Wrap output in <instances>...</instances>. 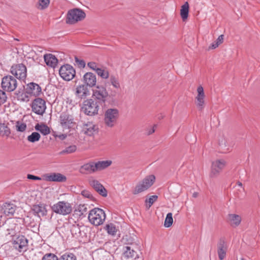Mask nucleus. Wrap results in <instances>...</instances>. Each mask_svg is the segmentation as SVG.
I'll return each instance as SVG.
<instances>
[{
	"instance_id": "52",
	"label": "nucleus",
	"mask_w": 260,
	"mask_h": 260,
	"mask_svg": "<svg viewBox=\"0 0 260 260\" xmlns=\"http://www.w3.org/2000/svg\"><path fill=\"white\" fill-rule=\"evenodd\" d=\"M155 127L156 125H154L152 126H151L150 128H149L147 131V135H149L153 134L155 132Z\"/></svg>"
},
{
	"instance_id": "44",
	"label": "nucleus",
	"mask_w": 260,
	"mask_h": 260,
	"mask_svg": "<svg viewBox=\"0 0 260 260\" xmlns=\"http://www.w3.org/2000/svg\"><path fill=\"white\" fill-rule=\"evenodd\" d=\"M77 149V147L75 145H71L67 147L65 149L62 151L61 152L62 154L63 153H72L74 152Z\"/></svg>"
},
{
	"instance_id": "29",
	"label": "nucleus",
	"mask_w": 260,
	"mask_h": 260,
	"mask_svg": "<svg viewBox=\"0 0 260 260\" xmlns=\"http://www.w3.org/2000/svg\"><path fill=\"white\" fill-rule=\"evenodd\" d=\"M16 209V206L12 204L5 203L4 205L3 210L6 216H10L14 215Z\"/></svg>"
},
{
	"instance_id": "1",
	"label": "nucleus",
	"mask_w": 260,
	"mask_h": 260,
	"mask_svg": "<svg viewBox=\"0 0 260 260\" xmlns=\"http://www.w3.org/2000/svg\"><path fill=\"white\" fill-rule=\"evenodd\" d=\"M119 111L116 108H108L104 114V123L106 126L112 128L117 123Z\"/></svg>"
},
{
	"instance_id": "27",
	"label": "nucleus",
	"mask_w": 260,
	"mask_h": 260,
	"mask_svg": "<svg viewBox=\"0 0 260 260\" xmlns=\"http://www.w3.org/2000/svg\"><path fill=\"white\" fill-rule=\"evenodd\" d=\"M218 143L220 147L224 152L229 151L232 145L230 140L224 136H220L219 138Z\"/></svg>"
},
{
	"instance_id": "43",
	"label": "nucleus",
	"mask_w": 260,
	"mask_h": 260,
	"mask_svg": "<svg viewBox=\"0 0 260 260\" xmlns=\"http://www.w3.org/2000/svg\"><path fill=\"white\" fill-rule=\"evenodd\" d=\"M42 260H59V259L54 254L47 253L43 256Z\"/></svg>"
},
{
	"instance_id": "51",
	"label": "nucleus",
	"mask_w": 260,
	"mask_h": 260,
	"mask_svg": "<svg viewBox=\"0 0 260 260\" xmlns=\"http://www.w3.org/2000/svg\"><path fill=\"white\" fill-rule=\"evenodd\" d=\"M75 61H76V62L77 63V64L78 65V66L80 68H83L85 67L86 64H85V61L83 60H81V59H79L78 58L76 57Z\"/></svg>"
},
{
	"instance_id": "13",
	"label": "nucleus",
	"mask_w": 260,
	"mask_h": 260,
	"mask_svg": "<svg viewBox=\"0 0 260 260\" xmlns=\"http://www.w3.org/2000/svg\"><path fill=\"white\" fill-rule=\"evenodd\" d=\"M16 80L11 76H6L2 79V88L7 91H13L17 87Z\"/></svg>"
},
{
	"instance_id": "15",
	"label": "nucleus",
	"mask_w": 260,
	"mask_h": 260,
	"mask_svg": "<svg viewBox=\"0 0 260 260\" xmlns=\"http://www.w3.org/2000/svg\"><path fill=\"white\" fill-rule=\"evenodd\" d=\"M197 94L195 97V103L199 110H202L205 106V94L203 87L200 85L197 89Z\"/></svg>"
},
{
	"instance_id": "45",
	"label": "nucleus",
	"mask_w": 260,
	"mask_h": 260,
	"mask_svg": "<svg viewBox=\"0 0 260 260\" xmlns=\"http://www.w3.org/2000/svg\"><path fill=\"white\" fill-rule=\"evenodd\" d=\"M31 94L28 93L26 90L25 93H23L20 96V100L23 102H27L29 101Z\"/></svg>"
},
{
	"instance_id": "28",
	"label": "nucleus",
	"mask_w": 260,
	"mask_h": 260,
	"mask_svg": "<svg viewBox=\"0 0 260 260\" xmlns=\"http://www.w3.org/2000/svg\"><path fill=\"white\" fill-rule=\"evenodd\" d=\"M44 58L47 66L53 68L57 66L58 60L54 55L51 54H46Z\"/></svg>"
},
{
	"instance_id": "47",
	"label": "nucleus",
	"mask_w": 260,
	"mask_h": 260,
	"mask_svg": "<svg viewBox=\"0 0 260 260\" xmlns=\"http://www.w3.org/2000/svg\"><path fill=\"white\" fill-rule=\"evenodd\" d=\"M87 66L90 69L95 71V72H96L98 70H99L100 68L99 65L93 61L89 62L87 63Z\"/></svg>"
},
{
	"instance_id": "30",
	"label": "nucleus",
	"mask_w": 260,
	"mask_h": 260,
	"mask_svg": "<svg viewBox=\"0 0 260 260\" xmlns=\"http://www.w3.org/2000/svg\"><path fill=\"white\" fill-rule=\"evenodd\" d=\"M112 161L110 160L95 162V167H96V171H100L106 169L112 164Z\"/></svg>"
},
{
	"instance_id": "11",
	"label": "nucleus",
	"mask_w": 260,
	"mask_h": 260,
	"mask_svg": "<svg viewBox=\"0 0 260 260\" xmlns=\"http://www.w3.org/2000/svg\"><path fill=\"white\" fill-rule=\"evenodd\" d=\"M60 124L63 129L73 127L75 123L73 116L67 113H62L59 117Z\"/></svg>"
},
{
	"instance_id": "42",
	"label": "nucleus",
	"mask_w": 260,
	"mask_h": 260,
	"mask_svg": "<svg viewBox=\"0 0 260 260\" xmlns=\"http://www.w3.org/2000/svg\"><path fill=\"white\" fill-rule=\"evenodd\" d=\"M76 210L80 212V215H83L87 211V205L80 204L77 207Z\"/></svg>"
},
{
	"instance_id": "22",
	"label": "nucleus",
	"mask_w": 260,
	"mask_h": 260,
	"mask_svg": "<svg viewBox=\"0 0 260 260\" xmlns=\"http://www.w3.org/2000/svg\"><path fill=\"white\" fill-rule=\"evenodd\" d=\"M79 171L83 174H92L97 172L95 167V162L91 161L82 165L80 167Z\"/></svg>"
},
{
	"instance_id": "40",
	"label": "nucleus",
	"mask_w": 260,
	"mask_h": 260,
	"mask_svg": "<svg viewBox=\"0 0 260 260\" xmlns=\"http://www.w3.org/2000/svg\"><path fill=\"white\" fill-rule=\"evenodd\" d=\"M59 260H76V257L73 253H66L60 257Z\"/></svg>"
},
{
	"instance_id": "53",
	"label": "nucleus",
	"mask_w": 260,
	"mask_h": 260,
	"mask_svg": "<svg viewBox=\"0 0 260 260\" xmlns=\"http://www.w3.org/2000/svg\"><path fill=\"white\" fill-rule=\"evenodd\" d=\"M224 36L223 35H220L215 42L219 45L221 43H222L223 41Z\"/></svg>"
},
{
	"instance_id": "17",
	"label": "nucleus",
	"mask_w": 260,
	"mask_h": 260,
	"mask_svg": "<svg viewBox=\"0 0 260 260\" xmlns=\"http://www.w3.org/2000/svg\"><path fill=\"white\" fill-rule=\"evenodd\" d=\"M81 127L82 133L89 136H93L98 132V128L92 122H83Z\"/></svg>"
},
{
	"instance_id": "49",
	"label": "nucleus",
	"mask_w": 260,
	"mask_h": 260,
	"mask_svg": "<svg viewBox=\"0 0 260 260\" xmlns=\"http://www.w3.org/2000/svg\"><path fill=\"white\" fill-rule=\"evenodd\" d=\"M7 97L5 92L0 89V105L6 102Z\"/></svg>"
},
{
	"instance_id": "14",
	"label": "nucleus",
	"mask_w": 260,
	"mask_h": 260,
	"mask_svg": "<svg viewBox=\"0 0 260 260\" xmlns=\"http://www.w3.org/2000/svg\"><path fill=\"white\" fill-rule=\"evenodd\" d=\"M32 110L38 115H42L45 111L46 107L44 100L41 98L36 99L31 105Z\"/></svg>"
},
{
	"instance_id": "50",
	"label": "nucleus",
	"mask_w": 260,
	"mask_h": 260,
	"mask_svg": "<svg viewBox=\"0 0 260 260\" xmlns=\"http://www.w3.org/2000/svg\"><path fill=\"white\" fill-rule=\"evenodd\" d=\"M81 194L84 198L89 199H90L91 200H92L93 199V198L92 195L91 194L90 192L88 190H84L82 191Z\"/></svg>"
},
{
	"instance_id": "6",
	"label": "nucleus",
	"mask_w": 260,
	"mask_h": 260,
	"mask_svg": "<svg viewBox=\"0 0 260 260\" xmlns=\"http://www.w3.org/2000/svg\"><path fill=\"white\" fill-rule=\"evenodd\" d=\"M81 110L85 114L92 116L98 113L99 106L93 99H90L84 102Z\"/></svg>"
},
{
	"instance_id": "18",
	"label": "nucleus",
	"mask_w": 260,
	"mask_h": 260,
	"mask_svg": "<svg viewBox=\"0 0 260 260\" xmlns=\"http://www.w3.org/2000/svg\"><path fill=\"white\" fill-rule=\"evenodd\" d=\"M87 85L80 84L75 89V94L79 99H85L90 95V91Z\"/></svg>"
},
{
	"instance_id": "54",
	"label": "nucleus",
	"mask_w": 260,
	"mask_h": 260,
	"mask_svg": "<svg viewBox=\"0 0 260 260\" xmlns=\"http://www.w3.org/2000/svg\"><path fill=\"white\" fill-rule=\"evenodd\" d=\"M27 178L31 180H41V178L39 177L34 176L31 174L27 175Z\"/></svg>"
},
{
	"instance_id": "12",
	"label": "nucleus",
	"mask_w": 260,
	"mask_h": 260,
	"mask_svg": "<svg viewBox=\"0 0 260 260\" xmlns=\"http://www.w3.org/2000/svg\"><path fill=\"white\" fill-rule=\"evenodd\" d=\"M11 73L17 79H24L27 75L26 67L22 63L14 64L11 67Z\"/></svg>"
},
{
	"instance_id": "5",
	"label": "nucleus",
	"mask_w": 260,
	"mask_h": 260,
	"mask_svg": "<svg viewBox=\"0 0 260 260\" xmlns=\"http://www.w3.org/2000/svg\"><path fill=\"white\" fill-rule=\"evenodd\" d=\"M155 180V177L153 175L146 176L136 185L133 191V193L137 194L147 190L153 185Z\"/></svg>"
},
{
	"instance_id": "41",
	"label": "nucleus",
	"mask_w": 260,
	"mask_h": 260,
	"mask_svg": "<svg viewBox=\"0 0 260 260\" xmlns=\"http://www.w3.org/2000/svg\"><path fill=\"white\" fill-rule=\"evenodd\" d=\"M106 230L109 234L114 236L116 234L117 230L115 226L113 224H109L106 225Z\"/></svg>"
},
{
	"instance_id": "55",
	"label": "nucleus",
	"mask_w": 260,
	"mask_h": 260,
	"mask_svg": "<svg viewBox=\"0 0 260 260\" xmlns=\"http://www.w3.org/2000/svg\"><path fill=\"white\" fill-rule=\"evenodd\" d=\"M219 46V45L215 41L214 42H213L211 45V46L210 47V48H211V49H215L216 48H217L218 46Z\"/></svg>"
},
{
	"instance_id": "3",
	"label": "nucleus",
	"mask_w": 260,
	"mask_h": 260,
	"mask_svg": "<svg viewBox=\"0 0 260 260\" xmlns=\"http://www.w3.org/2000/svg\"><path fill=\"white\" fill-rule=\"evenodd\" d=\"M86 14L84 11L79 9H73L68 11L66 19L68 24H74L82 21L85 17Z\"/></svg>"
},
{
	"instance_id": "10",
	"label": "nucleus",
	"mask_w": 260,
	"mask_h": 260,
	"mask_svg": "<svg viewBox=\"0 0 260 260\" xmlns=\"http://www.w3.org/2000/svg\"><path fill=\"white\" fill-rule=\"evenodd\" d=\"M5 228L7 232L6 235H10V237L15 236L20 232L19 226L16 219L11 218L7 220Z\"/></svg>"
},
{
	"instance_id": "16",
	"label": "nucleus",
	"mask_w": 260,
	"mask_h": 260,
	"mask_svg": "<svg viewBox=\"0 0 260 260\" xmlns=\"http://www.w3.org/2000/svg\"><path fill=\"white\" fill-rule=\"evenodd\" d=\"M27 240L22 235H19L13 239V247L19 252L25 251L27 246Z\"/></svg>"
},
{
	"instance_id": "46",
	"label": "nucleus",
	"mask_w": 260,
	"mask_h": 260,
	"mask_svg": "<svg viewBox=\"0 0 260 260\" xmlns=\"http://www.w3.org/2000/svg\"><path fill=\"white\" fill-rule=\"evenodd\" d=\"M158 197L156 195L151 196L148 200H146L145 202L148 203V208H149L152 204L157 200Z\"/></svg>"
},
{
	"instance_id": "20",
	"label": "nucleus",
	"mask_w": 260,
	"mask_h": 260,
	"mask_svg": "<svg viewBox=\"0 0 260 260\" xmlns=\"http://www.w3.org/2000/svg\"><path fill=\"white\" fill-rule=\"evenodd\" d=\"M89 183L100 195L106 197L107 196V191L103 185L95 179H91Z\"/></svg>"
},
{
	"instance_id": "26",
	"label": "nucleus",
	"mask_w": 260,
	"mask_h": 260,
	"mask_svg": "<svg viewBox=\"0 0 260 260\" xmlns=\"http://www.w3.org/2000/svg\"><path fill=\"white\" fill-rule=\"evenodd\" d=\"M241 217L236 214H229L228 216V220L232 227H237L240 225L241 222Z\"/></svg>"
},
{
	"instance_id": "25",
	"label": "nucleus",
	"mask_w": 260,
	"mask_h": 260,
	"mask_svg": "<svg viewBox=\"0 0 260 260\" xmlns=\"http://www.w3.org/2000/svg\"><path fill=\"white\" fill-rule=\"evenodd\" d=\"M32 210L35 214L39 217L47 214V210L45 204H38L33 206Z\"/></svg>"
},
{
	"instance_id": "57",
	"label": "nucleus",
	"mask_w": 260,
	"mask_h": 260,
	"mask_svg": "<svg viewBox=\"0 0 260 260\" xmlns=\"http://www.w3.org/2000/svg\"><path fill=\"white\" fill-rule=\"evenodd\" d=\"M237 185H238L239 186H240V187H242V183H241V182H238L237 183Z\"/></svg>"
},
{
	"instance_id": "8",
	"label": "nucleus",
	"mask_w": 260,
	"mask_h": 260,
	"mask_svg": "<svg viewBox=\"0 0 260 260\" xmlns=\"http://www.w3.org/2000/svg\"><path fill=\"white\" fill-rule=\"evenodd\" d=\"M92 98L99 102L105 103L108 96L106 88L102 85H98L92 90Z\"/></svg>"
},
{
	"instance_id": "34",
	"label": "nucleus",
	"mask_w": 260,
	"mask_h": 260,
	"mask_svg": "<svg viewBox=\"0 0 260 260\" xmlns=\"http://www.w3.org/2000/svg\"><path fill=\"white\" fill-rule=\"evenodd\" d=\"M123 254L127 258H132L137 255V253L135 250L132 249L129 246H126Z\"/></svg>"
},
{
	"instance_id": "19",
	"label": "nucleus",
	"mask_w": 260,
	"mask_h": 260,
	"mask_svg": "<svg viewBox=\"0 0 260 260\" xmlns=\"http://www.w3.org/2000/svg\"><path fill=\"white\" fill-rule=\"evenodd\" d=\"M44 178L47 181L64 182L67 180L66 177L59 173H52L44 175Z\"/></svg>"
},
{
	"instance_id": "7",
	"label": "nucleus",
	"mask_w": 260,
	"mask_h": 260,
	"mask_svg": "<svg viewBox=\"0 0 260 260\" xmlns=\"http://www.w3.org/2000/svg\"><path fill=\"white\" fill-rule=\"evenodd\" d=\"M226 164L225 160L223 159H216L213 161L211 167L210 177L211 178L217 177L225 167Z\"/></svg>"
},
{
	"instance_id": "56",
	"label": "nucleus",
	"mask_w": 260,
	"mask_h": 260,
	"mask_svg": "<svg viewBox=\"0 0 260 260\" xmlns=\"http://www.w3.org/2000/svg\"><path fill=\"white\" fill-rule=\"evenodd\" d=\"M198 196V193L197 192H194L193 194H192V197L193 198H197Z\"/></svg>"
},
{
	"instance_id": "24",
	"label": "nucleus",
	"mask_w": 260,
	"mask_h": 260,
	"mask_svg": "<svg viewBox=\"0 0 260 260\" xmlns=\"http://www.w3.org/2000/svg\"><path fill=\"white\" fill-rule=\"evenodd\" d=\"M226 249L225 242L223 240H220L217 244V253L220 260L225 257Z\"/></svg>"
},
{
	"instance_id": "4",
	"label": "nucleus",
	"mask_w": 260,
	"mask_h": 260,
	"mask_svg": "<svg viewBox=\"0 0 260 260\" xmlns=\"http://www.w3.org/2000/svg\"><path fill=\"white\" fill-rule=\"evenodd\" d=\"M51 209L54 213L63 216L70 214L72 211L71 204L66 201L58 202L51 207Z\"/></svg>"
},
{
	"instance_id": "37",
	"label": "nucleus",
	"mask_w": 260,
	"mask_h": 260,
	"mask_svg": "<svg viewBox=\"0 0 260 260\" xmlns=\"http://www.w3.org/2000/svg\"><path fill=\"white\" fill-rule=\"evenodd\" d=\"M50 4V1H37L36 7L39 10H43L47 8Z\"/></svg>"
},
{
	"instance_id": "33",
	"label": "nucleus",
	"mask_w": 260,
	"mask_h": 260,
	"mask_svg": "<svg viewBox=\"0 0 260 260\" xmlns=\"http://www.w3.org/2000/svg\"><path fill=\"white\" fill-rule=\"evenodd\" d=\"M11 133L9 128L5 124L0 123V136L8 137Z\"/></svg>"
},
{
	"instance_id": "31",
	"label": "nucleus",
	"mask_w": 260,
	"mask_h": 260,
	"mask_svg": "<svg viewBox=\"0 0 260 260\" xmlns=\"http://www.w3.org/2000/svg\"><path fill=\"white\" fill-rule=\"evenodd\" d=\"M189 4L186 2L181 7L180 16L183 21H185L188 17Z\"/></svg>"
},
{
	"instance_id": "39",
	"label": "nucleus",
	"mask_w": 260,
	"mask_h": 260,
	"mask_svg": "<svg viewBox=\"0 0 260 260\" xmlns=\"http://www.w3.org/2000/svg\"><path fill=\"white\" fill-rule=\"evenodd\" d=\"M173 219L172 217V214L171 213H168L167 214L164 226L166 228L171 226L173 223Z\"/></svg>"
},
{
	"instance_id": "32",
	"label": "nucleus",
	"mask_w": 260,
	"mask_h": 260,
	"mask_svg": "<svg viewBox=\"0 0 260 260\" xmlns=\"http://www.w3.org/2000/svg\"><path fill=\"white\" fill-rule=\"evenodd\" d=\"M35 129L41 133L43 135H48L50 133L49 127L45 124H37L35 126Z\"/></svg>"
},
{
	"instance_id": "38",
	"label": "nucleus",
	"mask_w": 260,
	"mask_h": 260,
	"mask_svg": "<svg viewBox=\"0 0 260 260\" xmlns=\"http://www.w3.org/2000/svg\"><path fill=\"white\" fill-rule=\"evenodd\" d=\"M110 82L114 88L117 89L120 88V85L117 77L111 75L110 77Z\"/></svg>"
},
{
	"instance_id": "2",
	"label": "nucleus",
	"mask_w": 260,
	"mask_h": 260,
	"mask_svg": "<svg viewBox=\"0 0 260 260\" xmlns=\"http://www.w3.org/2000/svg\"><path fill=\"white\" fill-rule=\"evenodd\" d=\"M89 222L98 226L103 224L106 218V214L103 210L100 208H94L90 211L88 216Z\"/></svg>"
},
{
	"instance_id": "36",
	"label": "nucleus",
	"mask_w": 260,
	"mask_h": 260,
	"mask_svg": "<svg viewBox=\"0 0 260 260\" xmlns=\"http://www.w3.org/2000/svg\"><path fill=\"white\" fill-rule=\"evenodd\" d=\"M40 138V135L38 133L33 132L30 135L27 137V140L30 142L35 143L39 141Z\"/></svg>"
},
{
	"instance_id": "48",
	"label": "nucleus",
	"mask_w": 260,
	"mask_h": 260,
	"mask_svg": "<svg viewBox=\"0 0 260 260\" xmlns=\"http://www.w3.org/2000/svg\"><path fill=\"white\" fill-rule=\"evenodd\" d=\"M16 127L17 131L22 132L25 130L26 125L24 123H22L17 121L16 125Z\"/></svg>"
},
{
	"instance_id": "35",
	"label": "nucleus",
	"mask_w": 260,
	"mask_h": 260,
	"mask_svg": "<svg viewBox=\"0 0 260 260\" xmlns=\"http://www.w3.org/2000/svg\"><path fill=\"white\" fill-rule=\"evenodd\" d=\"M98 75L104 79H107L109 77V73L107 70L100 68L96 72Z\"/></svg>"
},
{
	"instance_id": "23",
	"label": "nucleus",
	"mask_w": 260,
	"mask_h": 260,
	"mask_svg": "<svg viewBox=\"0 0 260 260\" xmlns=\"http://www.w3.org/2000/svg\"><path fill=\"white\" fill-rule=\"evenodd\" d=\"M26 90L31 95L37 96L41 92V88L40 86L34 82H31L27 85Z\"/></svg>"
},
{
	"instance_id": "21",
	"label": "nucleus",
	"mask_w": 260,
	"mask_h": 260,
	"mask_svg": "<svg viewBox=\"0 0 260 260\" xmlns=\"http://www.w3.org/2000/svg\"><path fill=\"white\" fill-rule=\"evenodd\" d=\"M82 80L84 84L89 87H93L96 85V76L91 72L86 73L84 75Z\"/></svg>"
},
{
	"instance_id": "58",
	"label": "nucleus",
	"mask_w": 260,
	"mask_h": 260,
	"mask_svg": "<svg viewBox=\"0 0 260 260\" xmlns=\"http://www.w3.org/2000/svg\"><path fill=\"white\" fill-rule=\"evenodd\" d=\"M241 260H246V259H244V258H242L241 259Z\"/></svg>"
},
{
	"instance_id": "9",
	"label": "nucleus",
	"mask_w": 260,
	"mask_h": 260,
	"mask_svg": "<svg viewBox=\"0 0 260 260\" xmlns=\"http://www.w3.org/2000/svg\"><path fill=\"white\" fill-rule=\"evenodd\" d=\"M59 73L63 80L70 81L75 77L76 72L72 66L67 64L60 67Z\"/></svg>"
}]
</instances>
